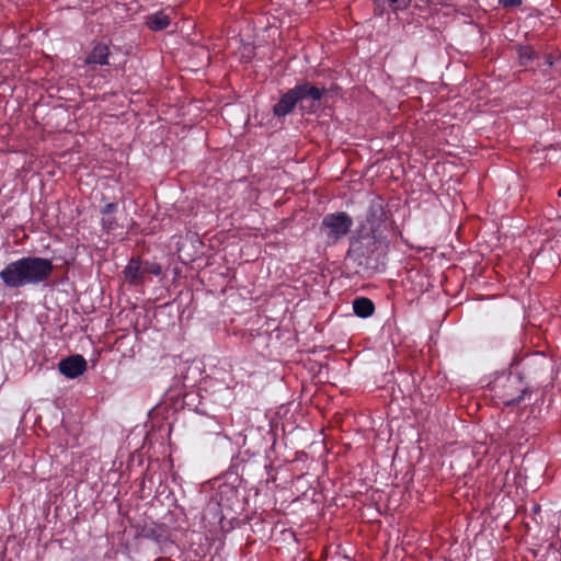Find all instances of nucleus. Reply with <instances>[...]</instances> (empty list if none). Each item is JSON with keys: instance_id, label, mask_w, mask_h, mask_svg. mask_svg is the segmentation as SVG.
I'll return each mask as SVG.
<instances>
[{"instance_id": "f257e3e1", "label": "nucleus", "mask_w": 561, "mask_h": 561, "mask_svg": "<svg viewBox=\"0 0 561 561\" xmlns=\"http://www.w3.org/2000/svg\"><path fill=\"white\" fill-rule=\"evenodd\" d=\"M53 272L51 260L41 256H23L7 264L0 272V278L8 288H21L45 283Z\"/></svg>"}, {"instance_id": "f03ea898", "label": "nucleus", "mask_w": 561, "mask_h": 561, "mask_svg": "<svg viewBox=\"0 0 561 561\" xmlns=\"http://www.w3.org/2000/svg\"><path fill=\"white\" fill-rule=\"evenodd\" d=\"M325 90L302 82L284 93L273 106V113L277 117H284L293 112L296 105L306 113H312L319 105Z\"/></svg>"}, {"instance_id": "7ed1b4c3", "label": "nucleus", "mask_w": 561, "mask_h": 561, "mask_svg": "<svg viewBox=\"0 0 561 561\" xmlns=\"http://www.w3.org/2000/svg\"><path fill=\"white\" fill-rule=\"evenodd\" d=\"M353 224L345 211L330 213L322 218L320 233L329 245H333L348 234Z\"/></svg>"}, {"instance_id": "20e7f679", "label": "nucleus", "mask_w": 561, "mask_h": 561, "mask_svg": "<svg viewBox=\"0 0 561 561\" xmlns=\"http://www.w3.org/2000/svg\"><path fill=\"white\" fill-rule=\"evenodd\" d=\"M493 389L507 407L518 405L528 392V387L524 385L522 377L513 374L499 378Z\"/></svg>"}, {"instance_id": "39448f33", "label": "nucleus", "mask_w": 561, "mask_h": 561, "mask_svg": "<svg viewBox=\"0 0 561 561\" xmlns=\"http://www.w3.org/2000/svg\"><path fill=\"white\" fill-rule=\"evenodd\" d=\"M123 273L130 285H140L147 274L159 276L162 268L158 263L130 259Z\"/></svg>"}, {"instance_id": "423d86ee", "label": "nucleus", "mask_w": 561, "mask_h": 561, "mask_svg": "<svg viewBox=\"0 0 561 561\" xmlns=\"http://www.w3.org/2000/svg\"><path fill=\"white\" fill-rule=\"evenodd\" d=\"M237 499V491L228 485H221L206 507V514H211L213 518L219 523L224 518V510L233 508V500Z\"/></svg>"}, {"instance_id": "0eeeda50", "label": "nucleus", "mask_w": 561, "mask_h": 561, "mask_svg": "<svg viewBox=\"0 0 561 561\" xmlns=\"http://www.w3.org/2000/svg\"><path fill=\"white\" fill-rule=\"evenodd\" d=\"M58 369L65 377L73 379L87 370V360L82 355H72L61 359Z\"/></svg>"}, {"instance_id": "6e6552de", "label": "nucleus", "mask_w": 561, "mask_h": 561, "mask_svg": "<svg viewBox=\"0 0 561 561\" xmlns=\"http://www.w3.org/2000/svg\"><path fill=\"white\" fill-rule=\"evenodd\" d=\"M110 48L103 43H98L87 56L84 64L90 65H108Z\"/></svg>"}, {"instance_id": "1a4fd4ad", "label": "nucleus", "mask_w": 561, "mask_h": 561, "mask_svg": "<svg viewBox=\"0 0 561 561\" xmlns=\"http://www.w3.org/2000/svg\"><path fill=\"white\" fill-rule=\"evenodd\" d=\"M376 5V12L382 15L387 10L393 12L404 10L409 7L411 0H374Z\"/></svg>"}, {"instance_id": "9d476101", "label": "nucleus", "mask_w": 561, "mask_h": 561, "mask_svg": "<svg viewBox=\"0 0 561 561\" xmlns=\"http://www.w3.org/2000/svg\"><path fill=\"white\" fill-rule=\"evenodd\" d=\"M171 23L170 16L163 11L156 12L147 16V26L154 32L165 30Z\"/></svg>"}, {"instance_id": "9b49d317", "label": "nucleus", "mask_w": 561, "mask_h": 561, "mask_svg": "<svg viewBox=\"0 0 561 561\" xmlns=\"http://www.w3.org/2000/svg\"><path fill=\"white\" fill-rule=\"evenodd\" d=\"M353 311L359 318H368L375 311L374 302L366 297H357L353 301Z\"/></svg>"}, {"instance_id": "f8f14e48", "label": "nucleus", "mask_w": 561, "mask_h": 561, "mask_svg": "<svg viewBox=\"0 0 561 561\" xmlns=\"http://www.w3.org/2000/svg\"><path fill=\"white\" fill-rule=\"evenodd\" d=\"M538 58V54L530 46L518 47V59L522 66H528L535 59Z\"/></svg>"}, {"instance_id": "ddd939ff", "label": "nucleus", "mask_w": 561, "mask_h": 561, "mask_svg": "<svg viewBox=\"0 0 561 561\" xmlns=\"http://www.w3.org/2000/svg\"><path fill=\"white\" fill-rule=\"evenodd\" d=\"M101 226H102L103 230H105L106 232H111V231L115 230L118 225L114 217L103 216V218L101 220Z\"/></svg>"}, {"instance_id": "4468645a", "label": "nucleus", "mask_w": 561, "mask_h": 561, "mask_svg": "<svg viewBox=\"0 0 561 561\" xmlns=\"http://www.w3.org/2000/svg\"><path fill=\"white\" fill-rule=\"evenodd\" d=\"M117 208L118 205L116 203H108L104 205L100 211L103 216H111L113 213L117 210Z\"/></svg>"}, {"instance_id": "2eb2a0df", "label": "nucleus", "mask_w": 561, "mask_h": 561, "mask_svg": "<svg viewBox=\"0 0 561 561\" xmlns=\"http://www.w3.org/2000/svg\"><path fill=\"white\" fill-rule=\"evenodd\" d=\"M504 8L518 7L523 3V0H499Z\"/></svg>"}, {"instance_id": "dca6fc26", "label": "nucleus", "mask_w": 561, "mask_h": 561, "mask_svg": "<svg viewBox=\"0 0 561 561\" xmlns=\"http://www.w3.org/2000/svg\"><path fill=\"white\" fill-rule=\"evenodd\" d=\"M543 59H545L543 64L546 66L551 67L553 65V59H552L551 55H549V54L545 55Z\"/></svg>"}, {"instance_id": "f3484780", "label": "nucleus", "mask_w": 561, "mask_h": 561, "mask_svg": "<svg viewBox=\"0 0 561 561\" xmlns=\"http://www.w3.org/2000/svg\"><path fill=\"white\" fill-rule=\"evenodd\" d=\"M355 243H357V240H353V239H352V240H351V247H350V249H348V251H347V254H348V255H351V254H352V252L354 251V245H355Z\"/></svg>"}]
</instances>
